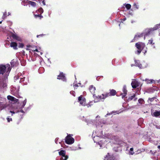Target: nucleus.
<instances>
[{
  "instance_id": "nucleus-1",
  "label": "nucleus",
  "mask_w": 160,
  "mask_h": 160,
  "mask_svg": "<svg viewBox=\"0 0 160 160\" xmlns=\"http://www.w3.org/2000/svg\"><path fill=\"white\" fill-rule=\"evenodd\" d=\"M83 118H81L82 120L85 121L87 123V124L89 125L90 124H95L97 129H99L100 131L96 130L94 131L92 134V137L93 140L95 142L98 144L100 147H101L103 144H105L106 140L105 138H103L102 136V131L100 129L103 125L105 123V121L102 119H101L100 117L98 115L97 116L95 119L93 120H87L85 118L84 116L82 117Z\"/></svg>"
},
{
  "instance_id": "nucleus-2",
  "label": "nucleus",
  "mask_w": 160,
  "mask_h": 160,
  "mask_svg": "<svg viewBox=\"0 0 160 160\" xmlns=\"http://www.w3.org/2000/svg\"><path fill=\"white\" fill-rule=\"evenodd\" d=\"M26 102L27 100L26 99L23 102H22L20 105L16 108L14 109L13 111H10V112L12 113V116L14 114L19 112L24 113L27 110H29L30 109L29 107H28L27 108L25 107L24 108V110H22V108H24Z\"/></svg>"
},
{
  "instance_id": "nucleus-3",
  "label": "nucleus",
  "mask_w": 160,
  "mask_h": 160,
  "mask_svg": "<svg viewBox=\"0 0 160 160\" xmlns=\"http://www.w3.org/2000/svg\"><path fill=\"white\" fill-rule=\"evenodd\" d=\"M11 68L10 65L7 64L5 65H0V74H2L5 78H7L9 75Z\"/></svg>"
},
{
  "instance_id": "nucleus-4",
  "label": "nucleus",
  "mask_w": 160,
  "mask_h": 160,
  "mask_svg": "<svg viewBox=\"0 0 160 160\" xmlns=\"http://www.w3.org/2000/svg\"><path fill=\"white\" fill-rule=\"evenodd\" d=\"M114 139L115 141V142H114V150L116 152H118L119 150H121V149H118V148H120L121 147L125 145V143L117 137H114Z\"/></svg>"
},
{
  "instance_id": "nucleus-5",
  "label": "nucleus",
  "mask_w": 160,
  "mask_h": 160,
  "mask_svg": "<svg viewBox=\"0 0 160 160\" xmlns=\"http://www.w3.org/2000/svg\"><path fill=\"white\" fill-rule=\"evenodd\" d=\"M145 46V44L142 42H138L135 44V47L138 50L135 52V53L139 55Z\"/></svg>"
},
{
  "instance_id": "nucleus-6",
  "label": "nucleus",
  "mask_w": 160,
  "mask_h": 160,
  "mask_svg": "<svg viewBox=\"0 0 160 160\" xmlns=\"http://www.w3.org/2000/svg\"><path fill=\"white\" fill-rule=\"evenodd\" d=\"M72 135H68L65 139V142L68 144H72L74 142V139L72 137Z\"/></svg>"
},
{
  "instance_id": "nucleus-7",
  "label": "nucleus",
  "mask_w": 160,
  "mask_h": 160,
  "mask_svg": "<svg viewBox=\"0 0 160 160\" xmlns=\"http://www.w3.org/2000/svg\"><path fill=\"white\" fill-rule=\"evenodd\" d=\"M135 62L136 66L141 69L146 68L148 65L145 62L141 63L139 60H135Z\"/></svg>"
},
{
  "instance_id": "nucleus-8",
  "label": "nucleus",
  "mask_w": 160,
  "mask_h": 160,
  "mask_svg": "<svg viewBox=\"0 0 160 160\" xmlns=\"http://www.w3.org/2000/svg\"><path fill=\"white\" fill-rule=\"evenodd\" d=\"M59 154L60 155H62V157L61 158V160H67L68 158V155H65V151L62 150L59 152Z\"/></svg>"
},
{
  "instance_id": "nucleus-9",
  "label": "nucleus",
  "mask_w": 160,
  "mask_h": 160,
  "mask_svg": "<svg viewBox=\"0 0 160 160\" xmlns=\"http://www.w3.org/2000/svg\"><path fill=\"white\" fill-rule=\"evenodd\" d=\"M78 102L81 105L84 106H86L85 98L82 96H80L78 98Z\"/></svg>"
},
{
  "instance_id": "nucleus-10",
  "label": "nucleus",
  "mask_w": 160,
  "mask_h": 160,
  "mask_svg": "<svg viewBox=\"0 0 160 160\" xmlns=\"http://www.w3.org/2000/svg\"><path fill=\"white\" fill-rule=\"evenodd\" d=\"M154 30L152 28L146 29L144 31V33L145 36L149 35L152 34Z\"/></svg>"
},
{
  "instance_id": "nucleus-11",
  "label": "nucleus",
  "mask_w": 160,
  "mask_h": 160,
  "mask_svg": "<svg viewBox=\"0 0 160 160\" xmlns=\"http://www.w3.org/2000/svg\"><path fill=\"white\" fill-rule=\"evenodd\" d=\"M143 37H144V39L145 38V36L144 35V32L142 33H138L135 35L134 39L131 42H135V40H137L139 38Z\"/></svg>"
},
{
  "instance_id": "nucleus-12",
  "label": "nucleus",
  "mask_w": 160,
  "mask_h": 160,
  "mask_svg": "<svg viewBox=\"0 0 160 160\" xmlns=\"http://www.w3.org/2000/svg\"><path fill=\"white\" fill-rule=\"evenodd\" d=\"M57 79L61 80L64 82H67V79L65 76V74L62 72H60L58 76Z\"/></svg>"
},
{
  "instance_id": "nucleus-13",
  "label": "nucleus",
  "mask_w": 160,
  "mask_h": 160,
  "mask_svg": "<svg viewBox=\"0 0 160 160\" xmlns=\"http://www.w3.org/2000/svg\"><path fill=\"white\" fill-rule=\"evenodd\" d=\"M131 85L133 88H135L139 86V82L135 79H132Z\"/></svg>"
},
{
  "instance_id": "nucleus-14",
  "label": "nucleus",
  "mask_w": 160,
  "mask_h": 160,
  "mask_svg": "<svg viewBox=\"0 0 160 160\" xmlns=\"http://www.w3.org/2000/svg\"><path fill=\"white\" fill-rule=\"evenodd\" d=\"M138 98L136 97V95L135 94H131L128 97L127 101L128 102L130 101L131 100H133L134 101H136Z\"/></svg>"
},
{
  "instance_id": "nucleus-15",
  "label": "nucleus",
  "mask_w": 160,
  "mask_h": 160,
  "mask_svg": "<svg viewBox=\"0 0 160 160\" xmlns=\"http://www.w3.org/2000/svg\"><path fill=\"white\" fill-rule=\"evenodd\" d=\"M89 90L92 94H93V96L94 98H95L96 97L98 98V97H96L95 96V95L94 94L96 88H95L94 87V86L93 85L90 86L89 87Z\"/></svg>"
},
{
  "instance_id": "nucleus-16",
  "label": "nucleus",
  "mask_w": 160,
  "mask_h": 160,
  "mask_svg": "<svg viewBox=\"0 0 160 160\" xmlns=\"http://www.w3.org/2000/svg\"><path fill=\"white\" fill-rule=\"evenodd\" d=\"M109 93H107L105 94H102L101 95L98 96V98L102 101H103L107 97L109 96Z\"/></svg>"
},
{
  "instance_id": "nucleus-17",
  "label": "nucleus",
  "mask_w": 160,
  "mask_h": 160,
  "mask_svg": "<svg viewBox=\"0 0 160 160\" xmlns=\"http://www.w3.org/2000/svg\"><path fill=\"white\" fill-rule=\"evenodd\" d=\"M11 91L14 95L16 96L18 95L19 91L18 88H16L13 87L11 88Z\"/></svg>"
},
{
  "instance_id": "nucleus-18",
  "label": "nucleus",
  "mask_w": 160,
  "mask_h": 160,
  "mask_svg": "<svg viewBox=\"0 0 160 160\" xmlns=\"http://www.w3.org/2000/svg\"><path fill=\"white\" fill-rule=\"evenodd\" d=\"M24 77L21 73H19L17 76L14 77V81H16L18 79L20 80L22 78H23Z\"/></svg>"
},
{
  "instance_id": "nucleus-19",
  "label": "nucleus",
  "mask_w": 160,
  "mask_h": 160,
  "mask_svg": "<svg viewBox=\"0 0 160 160\" xmlns=\"http://www.w3.org/2000/svg\"><path fill=\"white\" fill-rule=\"evenodd\" d=\"M151 114L152 116L157 117L160 116V111L155 110L154 112L151 111Z\"/></svg>"
},
{
  "instance_id": "nucleus-20",
  "label": "nucleus",
  "mask_w": 160,
  "mask_h": 160,
  "mask_svg": "<svg viewBox=\"0 0 160 160\" xmlns=\"http://www.w3.org/2000/svg\"><path fill=\"white\" fill-rule=\"evenodd\" d=\"M28 82L29 81L28 78H26L25 77H24L23 78H22L19 80L20 82H23V83L24 85L27 84Z\"/></svg>"
},
{
  "instance_id": "nucleus-21",
  "label": "nucleus",
  "mask_w": 160,
  "mask_h": 160,
  "mask_svg": "<svg viewBox=\"0 0 160 160\" xmlns=\"http://www.w3.org/2000/svg\"><path fill=\"white\" fill-rule=\"evenodd\" d=\"M123 93H121L122 96V98H123L127 95V91L126 89V86H124L122 89Z\"/></svg>"
},
{
  "instance_id": "nucleus-22",
  "label": "nucleus",
  "mask_w": 160,
  "mask_h": 160,
  "mask_svg": "<svg viewBox=\"0 0 160 160\" xmlns=\"http://www.w3.org/2000/svg\"><path fill=\"white\" fill-rule=\"evenodd\" d=\"M6 103L4 102H1L0 101V111L4 109L7 107L6 104Z\"/></svg>"
},
{
  "instance_id": "nucleus-23",
  "label": "nucleus",
  "mask_w": 160,
  "mask_h": 160,
  "mask_svg": "<svg viewBox=\"0 0 160 160\" xmlns=\"http://www.w3.org/2000/svg\"><path fill=\"white\" fill-rule=\"evenodd\" d=\"M155 42H154L152 38H151L150 40H148V44H150L152 45L153 48H155V46L154 45Z\"/></svg>"
},
{
  "instance_id": "nucleus-24",
  "label": "nucleus",
  "mask_w": 160,
  "mask_h": 160,
  "mask_svg": "<svg viewBox=\"0 0 160 160\" xmlns=\"http://www.w3.org/2000/svg\"><path fill=\"white\" fill-rule=\"evenodd\" d=\"M132 8L134 10L138 9L139 8V5L138 3L136 2H134Z\"/></svg>"
},
{
  "instance_id": "nucleus-25",
  "label": "nucleus",
  "mask_w": 160,
  "mask_h": 160,
  "mask_svg": "<svg viewBox=\"0 0 160 160\" xmlns=\"http://www.w3.org/2000/svg\"><path fill=\"white\" fill-rule=\"evenodd\" d=\"M12 37L14 39H16L17 41H21L22 40L21 38L16 35H13Z\"/></svg>"
},
{
  "instance_id": "nucleus-26",
  "label": "nucleus",
  "mask_w": 160,
  "mask_h": 160,
  "mask_svg": "<svg viewBox=\"0 0 160 160\" xmlns=\"http://www.w3.org/2000/svg\"><path fill=\"white\" fill-rule=\"evenodd\" d=\"M17 44L15 42H12L10 44V46L11 47H12L14 49H16L17 48Z\"/></svg>"
},
{
  "instance_id": "nucleus-27",
  "label": "nucleus",
  "mask_w": 160,
  "mask_h": 160,
  "mask_svg": "<svg viewBox=\"0 0 160 160\" xmlns=\"http://www.w3.org/2000/svg\"><path fill=\"white\" fill-rule=\"evenodd\" d=\"M27 2H28V3L30 4L32 7H35L36 5V3L34 2L27 0Z\"/></svg>"
},
{
  "instance_id": "nucleus-28",
  "label": "nucleus",
  "mask_w": 160,
  "mask_h": 160,
  "mask_svg": "<svg viewBox=\"0 0 160 160\" xmlns=\"http://www.w3.org/2000/svg\"><path fill=\"white\" fill-rule=\"evenodd\" d=\"M116 91L115 90L112 89L110 90L109 96H114L115 95Z\"/></svg>"
},
{
  "instance_id": "nucleus-29",
  "label": "nucleus",
  "mask_w": 160,
  "mask_h": 160,
  "mask_svg": "<svg viewBox=\"0 0 160 160\" xmlns=\"http://www.w3.org/2000/svg\"><path fill=\"white\" fill-rule=\"evenodd\" d=\"M160 28V23L156 24L154 27L152 28L154 31L157 30L158 29Z\"/></svg>"
},
{
  "instance_id": "nucleus-30",
  "label": "nucleus",
  "mask_w": 160,
  "mask_h": 160,
  "mask_svg": "<svg viewBox=\"0 0 160 160\" xmlns=\"http://www.w3.org/2000/svg\"><path fill=\"white\" fill-rule=\"evenodd\" d=\"M145 81L148 84H150L153 83L154 82V81L153 80H148V79H146Z\"/></svg>"
},
{
  "instance_id": "nucleus-31",
  "label": "nucleus",
  "mask_w": 160,
  "mask_h": 160,
  "mask_svg": "<svg viewBox=\"0 0 160 160\" xmlns=\"http://www.w3.org/2000/svg\"><path fill=\"white\" fill-rule=\"evenodd\" d=\"M7 98L8 100H10L11 101H14V99H15L13 97L10 95H8L7 96Z\"/></svg>"
},
{
  "instance_id": "nucleus-32",
  "label": "nucleus",
  "mask_w": 160,
  "mask_h": 160,
  "mask_svg": "<svg viewBox=\"0 0 160 160\" xmlns=\"http://www.w3.org/2000/svg\"><path fill=\"white\" fill-rule=\"evenodd\" d=\"M138 102L141 105L144 104V100L142 98L139 99L138 100Z\"/></svg>"
},
{
  "instance_id": "nucleus-33",
  "label": "nucleus",
  "mask_w": 160,
  "mask_h": 160,
  "mask_svg": "<svg viewBox=\"0 0 160 160\" xmlns=\"http://www.w3.org/2000/svg\"><path fill=\"white\" fill-rule=\"evenodd\" d=\"M35 17L36 18H39L41 19L43 18V16H42L41 15H40L39 13H38V14H35L34 15Z\"/></svg>"
},
{
  "instance_id": "nucleus-34",
  "label": "nucleus",
  "mask_w": 160,
  "mask_h": 160,
  "mask_svg": "<svg viewBox=\"0 0 160 160\" xmlns=\"http://www.w3.org/2000/svg\"><path fill=\"white\" fill-rule=\"evenodd\" d=\"M129 153L130 155H132L134 153L133 148H131L129 150Z\"/></svg>"
},
{
  "instance_id": "nucleus-35",
  "label": "nucleus",
  "mask_w": 160,
  "mask_h": 160,
  "mask_svg": "<svg viewBox=\"0 0 160 160\" xmlns=\"http://www.w3.org/2000/svg\"><path fill=\"white\" fill-rule=\"evenodd\" d=\"M7 14L6 12H4L2 17V19H5L7 17Z\"/></svg>"
},
{
  "instance_id": "nucleus-36",
  "label": "nucleus",
  "mask_w": 160,
  "mask_h": 160,
  "mask_svg": "<svg viewBox=\"0 0 160 160\" xmlns=\"http://www.w3.org/2000/svg\"><path fill=\"white\" fill-rule=\"evenodd\" d=\"M38 13H39L40 15H41V14L43 12V10L42 8H40L38 9Z\"/></svg>"
},
{
  "instance_id": "nucleus-37",
  "label": "nucleus",
  "mask_w": 160,
  "mask_h": 160,
  "mask_svg": "<svg viewBox=\"0 0 160 160\" xmlns=\"http://www.w3.org/2000/svg\"><path fill=\"white\" fill-rule=\"evenodd\" d=\"M125 7L127 8V9H130L131 7V5L129 4H125Z\"/></svg>"
},
{
  "instance_id": "nucleus-38",
  "label": "nucleus",
  "mask_w": 160,
  "mask_h": 160,
  "mask_svg": "<svg viewBox=\"0 0 160 160\" xmlns=\"http://www.w3.org/2000/svg\"><path fill=\"white\" fill-rule=\"evenodd\" d=\"M27 3H28V2H27V1H23L22 2V4L23 5L25 6Z\"/></svg>"
},
{
  "instance_id": "nucleus-39",
  "label": "nucleus",
  "mask_w": 160,
  "mask_h": 160,
  "mask_svg": "<svg viewBox=\"0 0 160 160\" xmlns=\"http://www.w3.org/2000/svg\"><path fill=\"white\" fill-rule=\"evenodd\" d=\"M6 119L8 122L12 121V118H10L9 117H7Z\"/></svg>"
},
{
  "instance_id": "nucleus-40",
  "label": "nucleus",
  "mask_w": 160,
  "mask_h": 160,
  "mask_svg": "<svg viewBox=\"0 0 160 160\" xmlns=\"http://www.w3.org/2000/svg\"><path fill=\"white\" fill-rule=\"evenodd\" d=\"M11 64L12 67H14L15 65V62L14 60L12 61L11 62Z\"/></svg>"
},
{
  "instance_id": "nucleus-41",
  "label": "nucleus",
  "mask_w": 160,
  "mask_h": 160,
  "mask_svg": "<svg viewBox=\"0 0 160 160\" xmlns=\"http://www.w3.org/2000/svg\"><path fill=\"white\" fill-rule=\"evenodd\" d=\"M91 103H92V102H90L88 104H86V106H87L88 108H89V107H91V106L92 105V104H91Z\"/></svg>"
},
{
  "instance_id": "nucleus-42",
  "label": "nucleus",
  "mask_w": 160,
  "mask_h": 160,
  "mask_svg": "<svg viewBox=\"0 0 160 160\" xmlns=\"http://www.w3.org/2000/svg\"><path fill=\"white\" fill-rule=\"evenodd\" d=\"M70 93L73 96H75V92L74 91H70Z\"/></svg>"
},
{
  "instance_id": "nucleus-43",
  "label": "nucleus",
  "mask_w": 160,
  "mask_h": 160,
  "mask_svg": "<svg viewBox=\"0 0 160 160\" xmlns=\"http://www.w3.org/2000/svg\"><path fill=\"white\" fill-rule=\"evenodd\" d=\"M23 46H24V45L23 43H19V47L21 48H23Z\"/></svg>"
},
{
  "instance_id": "nucleus-44",
  "label": "nucleus",
  "mask_w": 160,
  "mask_h": 160,
  "mask_svg": "<svg viewBox=\"0 0 160 160\" xmlns=\"http://www.w3.org/2000/svg\"><path fill=\"white\" fill-rule=\"evenodd\" d=\"M44 34H40V35H37V38H39L40 37H42V36H44Z\"/></svg>"
},
{
  "instance_id": "nucleus-45",
  "label": "nucleus",
  "mask_w": 160,
  "mask_h": 160,
  "mask_svg": "<svg viewBox=\"0 0 160 160\" xmlns=\"http://www.w3.org/2000/svg\"><path fill=\"white\" fill-rule=\"evenodd\" d=\"M154 99V98H149L148 99V100H150L151 102H152V101H153Z\"/></svg>"
},
{
  "instance_id": "nucleus-46",
  "label": "nucleus",
  "mask_w": 160,
  "mask_h": 160,
  "mask_svg": "<svg viewBox=\"0 0 160 160\" xmlns=\"http://www.w3.org/2000/svg\"><path fill=\"white\" fill-rule=\"evenodd\" d=\"M58 138H56V139L55 140V142L56 144H57V143H58Z\"/></svg>"
},
{
  "instance_id": "nucleus-47",
  "label": "nucleus",
  "mask_w": 160,
  "mask_h": 160,
  "mask_svg": "<svg viewBox=\"0 0 160 160\" xmlns=\"http://www.w3.org/2000/svg\"><path fill=\"white\" fill-rule=\"evenodd\" d=\"M126 20V18H124L122 20L121 22H122L123 21H124Z\"/></svg>"
},
{
  "instance_id": "nucleus-48",
  "label": "nucleus",
  "mask_w": 160,
  "mask_h": 160,
  "mask_svg": "<svg viewBox=\"0 0 160 160\" xmlns=\"http://www.w3.org/2000/svg\"><path fill=\"white\" fill-rule=\"evenodd\" d=\"M74 86L75 87H77L78 86L77 84H74Z\"/></svg>"
},
{
  "instance_id": "nucleus-49",
  "label": "nucleus",
  "mask_w": 160,
  "mask_h": 160,
  "mask_svg": "<svg viewBox=\"0 0 160 160\" xmlns=\"http://www.w3.org/2000/svg\"><path fill=\"white\" fill-rule=\"evenodd\" d=\"M147 48H146V50H143V52L144 53V54H145L147 52Z\"/></svg>"
},
{
  "instance_id": "nucleus-50",
  "label": "nucleus",
  "mask_w": 160,
  "mask_h": 160,
  "mask_svg": "<svg viewBox=\"0 0 160 160\" xmlns=\"http://www.w3.org/2000/svg\"><path fill=\"white\" fill-rule=\"evenodd\" d=\"M42 3L43 4V5H45V1L44 0H43L42 1Z\"/></svg>"
},
{
  "instance_id": "nucleus-51",
  "label": "nucleus",
  "mask_w": 160,
  "mask_h": 160,
  "mask_svg": "<svg viewBox=\"0 0 160 160\" xmlns=\"http://www.w3.org/2000/svg\"><path fill=\"white\" fill-rule=\"evenodd\" d=\"M111 114L110 113H108L105 116V117H106L108 115H110Z\"/></svg>"
},
{
  "instance_id": "nucleus-52",
  "label": "nucleus",
  "mask_w": 160,
  "mask_h": 160,
  "mask_svg": "<svg viewBox=\"0 0 160 160\" xmlns=\"http://www.w3.org/2000/svg\"><path fill=\"white\" fill-rule=\"evenodd\" d=\"M34 51H36L37 52H38V49H36L35 50H34Z\"/></svg>"
},
{
  "instance_id": "nucleus-53",
  "label": "nucleus",
  "mask_w": 160,
  "mask_h": 160,
  "mask_svg": "<svg viewBox=\"0 0 160 160\" xmlns=\"http://www.w3.org/2000/svg\"><path fill=\"white\" fill-rule=\"evenodd\" d=\"M158 148L160 150V145H159L158 146Z\"/></svg>"
},
{
  "instance_id": "nucleus-54",
  "label": "nucleus",
  "mask_w": 160,
  "mask_h": 160,
  "mask_svg": "<svg viewBox=\"0 0 160 160\" xmlns=\"http://www.w3.org/2000/svg\"><path fill=\"white\" fill-rule=\"evenodd\" d=\"M129 14H130V15H132V12H129Z\"/></svg>"
},
{
  "instance_id": "nucleus-55",
  "label": "nucleus",
  "mask_w": 160,
  "mask_h": 160,
  "mask_svg": "<svg viewBox=\"0 0 160 160\" xmlns=\"http://www.w3.org/2000/svg\"><path fill=\"white\" fill-rule=\"evenodd\" d=\"M8 15H10V12H8Z\"/></svg>"
},
{
  "instance_id": "nucleus-56",
  "label": "nucleus",
  "mask_w": 160,
  "mask_h": 160,
  "mask_svg": "<svg viewBox=\"0 0 160 160\" xmlns=\"http://www.w3.org/2000/svg\"><path fill=\"white\" fill-rule=\"evenodd\" d=\"M78 149H81V147H79L78 148Z\"/></svg>"
},
{
  "instance_id": "nucleus-57",
  "label": "nucleus",
  "mask_w": 160,
  "mask_h": 160,
  "mask_svg": "<svg viewBox=\"0 0 160 160\" xmlns=\"http://www.w3.org/2000/svg\"><path fill=\"white\" fill-rule=\"evenodd\" d=\"M2 21H0V24H1L2 22Z\"/></svg>"
},
{
  "instance_id": "nucleus-58",
  "label": "nucleus",
  "mask_w": 160,
  "mask_h": 160,
  "mask_svg": "<svg viewBox=\"0 0 160 160\" xmlns=\"http://www.w3.org/2000/svg\"><path fill=\"white\" fill-rule=\"evenodd\" d=\"M133 65H133V64H132L131 65V66L132 67Z\"/></svg>"
},
{
  "instance_id": "nucleus-59",
  "label": "nucleus",
  "mask_w": 160,
  "mask_h": 160,
  "mask_svg": "<svg viewBox=\"0 0 160 160\" xmlns=\"http://www.w3.org/2000/svg\"><path fill=\"white\" fill-rule=\"evenodd\" d=\"M40 53H41V54L42 55V52H41Z\"/></svg>"
},
{
  "instance_id": "nucleus-60",
  "label": "nucleus",
  "mask_w": 160,
  "mask_h": 160,
  "mask_svg": "<svg viewBox=\"0 0 160 160\" xmlns=\"http://www.w3.org/2000/svg\"><path fill=\"white\" fill-rule=\"evenodd\" d=\"M97 102V101H95L94 102Z\"/></svg>"
},
{
  "instance_id": "nucleus-61",
  "label": "nucleus",
  "mask_w": 160,
  "mask_h": 160,
  "mask_svg": "<svg viewBox=\"0 0 160 160\" xmlns=\"http://www.w3.org/2000/svg\"><path fill=\"white\" fill-rule=\"evenodd\" d=\"M120 24H119V27H120Z\"/></svg>"
},
{
  "instance_id": "nucleus-62",
  "label": "nucleus",
  "mask_w": 160,
  "mask_h": 160,
  "mask_svg": "<svg viewBox=\"0 0 160 160\" xmlns=\"http://www.w3.org/2000/svg\"><path fill=\"white\" fill-rule=\"evenodd\" d=\"M159 35L160 36V32L159 33Z\"/></svg>"
},
{
  "instance_id": "nucleus-63",
  "label": "nucleus",
  "mask_w": 160,
  "mask_h": 160,
  "mask_svg": "<svg viewBox=\"0 0 160 160\" xmlns=\"http://www.w3.org/2000/svg\"><path fill=\"white\" fill-rule=\"evenodd\" d=\"M78 84H80V83H78Z\"/></svg>"
}]
</instances>
